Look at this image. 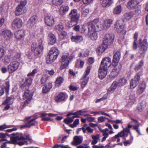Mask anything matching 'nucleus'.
Segmentation results:
<instances>
[{"mask_svg":"<svg viewBox=\"0 0 148 148\" xmlns=\"http://www.w3.org/2000/svg\"><path fill=\"white\" fill-rule=\"evenodd\" d=\"M111 64V60L108 57L104 58L102 60L100 67L99 70V76L101 79H103L106 76L108 69Z\"/></svg>","mask_w":148,"mask_h":148,"instance_id":"1","label":"nucleus"},{"mask_svg":"<svg viewBox=\"0 0 148 148\" xmlns=\"http://www.w3.org/2000/svg\"><path fill=\"white\" fill-rule=\"evenodd\" d=\"M139 2L138 0H129L126 7L130 10L135 9V13L136 14L138 15L141 12V7L138 5Z\"/></svg>","mask_w":148,"mask_h":148,"instance_id":"2","label":"nucleus"},{"mask_svg":"<svg viewBox=\"0 0 148 148\" xmlns=\"http://www.w3.org/2000/svg\"><path fill=\"white\" fill-rule=\"evenodd\" d=\"M73 58V56L70 55L68 53H65L63 54L60 59V69L62 70L67 67L69 63L72 60Z\"/></svg>","mask_w":148,"mask_h":148,"instance_id":"3","label":"nucleus"},{"mask_svg":"<svg viewBox=\"0 0 148 148\" xmlns=\"http://www.w3.org/2000/svg\"><path fill=\"white\" fill-rule=\"evenodd\" d=\"M59 54V51L56 48H52L49 51L46 58L47 62L48 64L53 62L57 58Z\"/></svg>","mask_w":148,"mask_h":148,"instance_id":"4","label":"nucleus"},{"mask_svg":"<svg viewBox=\"0 0 148 148\" xmlns=\"http://www.w3.org/2000/svg\"><path fill=\"white\" fill-rule=\"evenodd\" d=\"M91 67L90 66H88L86 69L85 72L81 77V87L82 88H84L87 85L89 80V77L88 76L89 74Z\"/></svg>","mask_w":148,"mask_h":148,"instance_id":"5","label":"nucleus"},{"mask_svg":"<svg viewBox=\"0 0 148 148\" xmlns=\"http://www.w3.org/2000/svg\"><path fill=\"white\" fill-rule=\"evenodd\" d=\"M124 22L122 20L117 21L115 25V28L117 32L123 36L126 33V32L124 29Z\"/></svg>","mask_w":148,"mask_h":148,"instance_id":"6","label":"nucleus"},{"mask_svg":"<svg viewBox=\"0 0 148 148\" xmlns=\"http://www.w3.org/2000/svg\"><path fill=\"white\" fill-rule=\"evenodd\" d=\"M32 140L29 135L24 136L22 133H19V145L30 144L32 143Z\"/></svg>","mask_w":148,"mask_h":148,"instance_id":"7","label":"nucleus"},{"mask_svg":"<svg viewBox=\"0 0 148 148\" xmlns=\"http://www.w3.org/2000/svg\"><path fill=\"white\" fill-rule=\"evenodd\" d=\"M23 95V99L25 100L23 105V107L25 106L28 105L29 103L30 100L32 99L33 95L32 92L28 89H26ZM23 103H21V105H23Z\"/></svg>","mask_w":148,"mask_h":148,"instance_id":"8","label":"nucleus"},{"mask_svg":"<svg viewBox=\"0 0 148 148\" xmlns=\"http://www.w3.org/2000/svg\"><path fill=\"white\" fill-rule=\"evenodd\" d=\"M88 28V36L92 40H96L98 38V34L96 29L89 26Z\"/></svg>","mask_w":148,"mask_h":148,"instance_id":"9","label":"nucleus"},{"mask_svg":"<svg viewBox=\"0 0 148 148\" xmlns=\"http://www.w3.org/2000/svg\"><path fill=\"white\" fill-rule=\"evenodd\" d=\"M114 38V36L113 34L106 35L103 40V43L104 45L108 46L112 44L113 42Z\"/></svg>","mask_w":148,"mask_h":148,"instance_id":"10","label":"nucleus"},{"mask_svg":"<svg viewBox=\"0 0 148 148\" xmlns=\"http://www.w3.org/2000/svg\"><path fill=\"white\" fill-rule=\"evenodd\" d=\"M147 40L145 39L143 42L139 44V52L141 54L144 53L147 50L148 47Z\"/></svg>","mask_w":148,"mask_h":148,"instance_id":"11","label":"nucleus"},{"mask_svg":"<svg viewBox=\"0 0 148 148\" xmlns=\"http://www.w3.org/2000/svg\"><path fill=\"white\" fill-rule=\"evenodd\" d=\"M76 9H73L71 10L69 16L72 21L76 22L79 18V14L77 13Z\"/></svg>","mask_w":148,"mask_h":148,"instance_id":"12","label":"nucleus"},{"mask_svg":"<svg viewBox=\"0 0 148 148\" xmlns=\"http://www.w3.org/2000/svg\"><path fill=\"white\" fill-rule=\"evenodd\" d=\"M140 74L137 73L134 78L130 82V88L131 89L134 88L137 86L140 79Z\"/></svg>","mask_w":148,"mask_h":148,"instance_id":"13","label":"nucleus"},{"mask_svg":"<svg viewBox=\"0 0 148 148\" xmlns=\"http://www.w3.org/2000/svg\"><path fill=\"white\" fill-rule=\"evenodd\" d=\"M45 24L49 26H52L54 23V19L51 15H48L46 16L44 18Z\"/></svg>","mask_w":148,"mask_h":148,"instance_id":"14","label":"nucleus"},{"mask_svg":"<svg viewBox=\"0 0 148 148\" xmlns=\"http://www.w3.org/2000/svg\"><path fill=\"white\" fill-rule=\"evenodd\" d=\"M18 66V62L14 61L11 63L8 66V69L9 73H12L17 70Z\"/></svg>","mask_w":148,"mask_h":148,"instance_id":"15","label":"nucleus"},{"mask_svg":"<svg viewBox=\"0 0 148 148\" xmlns=\"http://www.w3.org/2000/svg\"><path fill=\"white\" fill-rule=\"evenodd\" d=\"M121 57V54L119 51L114 52L112 65L113 66H117Z\"/></svg>","mask_w":148,"mask_h":148,"instance_id":"16","label":"nucleus"},{"mask_svg":"<svg viewBox=\"0 0 148 148\" xmlns=\"http://www.w3.org/2000/svg\"><path fill=\"white\" fill-rule=\"evenodd\" d=\"M19 4V15L23 14L26 12L25 6L27 3L26 0H20Z\"/></svg>","mask_w":148,"mask_h":148,"instance_id":"17","label":"nucleus"},{"mask_svg":"<svg viewBox=\"0 0 148 148\" xmlns=\"http://www.w3.org/2000/svg\"><path fill=\"white\" fill-rule=\"evenodd\" d=\"M112 20L111 19H106L103 21V23L101 25L100 28L102 29H105L109 27L112 23Z\"/></svg>","mask_w":148,"mask_h":148,"instance_id":"18","label":"nucleus"},{"mask_svg":"<svg viewBox=\"0 0 148 148\" xmlns=\"http://www.w3.org/2000/svg\"><path fill=\"white\" fill-rule=\"evenodd\" d=\"M114 68L113 69L110 75V77L111 79H114L116 77L119 73L121 68L117 66H114Z\"/></svg>","mask_w":148,"mask_h":148,"instance_id":"19","label":"nucleus"},{"mask_svg":"<svg viewBox=\"0 0 148 148\" xmlns=\"http://www.w3.org/2000/svg\"><path fill=\"white\" fill-rule=\"evenodd\" d=\"M37 19V16L36 15L32 16L27 22V26L30 28L33 26L36 22Z\"/></svg>","mask_w":148,"mask_h":148,"instance_id":"20","label":"nucleus"},{"mask_svg":"<svg viewBox=\"0 0 148 148\" xmlns=\"http://www.w3.org/2000/svg\"><path fill=\"white\" fill-rule=\"evenodd\" d=\"M32 79L30 78H27L25 79V80L23 83L21 84L20 87L23 89L27 88V87L29 86L32 84Z\"/></svg>","mask_w":148,"mask_h":148,"instance_id":"21","label":"nucleus"},{"mask_svg":"<svg viewBox=\"0 0 148 148\" xmlns=\"http://www.w3.org/2000/svg\"><path fill=\"white\" fill-rule=\"evenodd\" d=\"M44 40L43 37H42L40 38L38 40V45H39V48H40V50H38V48H36L35 49V52L38 53V54H40L41 52L42 51L43 49V41Z\"/></svg>","mask_w":148,"mask_h":148,"instance_id":"22","label":"nucleus"},{"mask_svg":"<svg viewBox=\"0 0 148 148\" xmlns=\"http://www.w3.org/2000/svg\"><path fill=\"white\" fill-rule=\"evenodd\" d=\"M25 121H27V123L29 125V128L31 126L37 125L38 123L35 120V119H31V117L29 116L25 119Z\"/></svg>","mask_w":148,"mask_h":148,"instance_id":"23","label":"nucleus"},{"mask_svg":"<svg viewBox=\"0 0 148 148\" xmlns=\"http://www.w3.org/2000/svg\"><path fill=\"white\" fill-rule=\"evenodd\" d=\"M48 43L51 45H53L56 42V38L55 35L53 34L50 33L48 35Z\"/></svg>","mask_w":148,"mask_h":148,"instance_id":"24","label":"nucleus"},{"mask_svg":"<svg viewBox=\"0 0 148 148\" xmlns=\"http://www.w3.org/2000/svg\"><path fill=\"white\" fill-rule=\"evenodd\" d=\"M69 9V6L67 5H62L60 9V13L61 15L63 16L65 14Z\"/></svg>","mask_w":148,"mask_h":148,"instance_id":"25","label":"nucleus"},{"mask_svg":"<svg viewBox=\"0 0 148 148\" xmlns=\"http://www.w3.org/2000/svg\"><path fill=\"white\" fill-rule=\"evenodd\" d=\"M2 34L4 38L6 40H9L12 36V34L9 30H5L2 32Z\"/></svg>","mask_w":148,"mask_h":148,"instance_id":"26","label":"nucleus"},{"mask_svg":"<svg viewBox=\"0 0 148 148\" xmlns=\"http://www.w3.org/2000/svg\"><path fill=\"white\" fill-rule=\"evenodd\" d=\"M13 136H11L10 139L12 142V144L14 145L18 144V134L17 133L16 134L13 133L11 134Z\"/></svg>","mask_w":148,"mask_h":148,"instance_id":"27","label":"nucleus"},{"mask_svg":"<svg viewBox=\"0 0 148 148\" xmlns=\"http://www.w3.org/2000/svg\"><path fill=\"white\" fill-rule=\"evenodd\" d=\"M66 98L65 95L63 92L60 93L55 98L57 102H59L64 101Z\"/></svg>","mask_w":148,"mask_h":148,"instance_id":"28","label":"nucleus"},{"mask_svg":"<svg viewBox=\"0 0 148 148\" xmlns=\"http://www.w3.org/2000/svg\"><path fill=\"white\" fill-rule=\"evenodd\" d=\"M83 138L80 136H75L73 138V144L77 145L81 144Z\"/></svg>","mask_w":148,"mask_h":148,"instance_id":"29","label":"nucleus"},{"mask_svg":"<svg viewBox=\"0 0 148 148\" xmlns=\"http://www.w3.org/2000/svg\"><path fill=\"white\" fill-rule=\"evenodd\" d=\"M6 86H2L1 89L0 90V96L2 95L4 93V90H5L7 92H8L10 87L9 83V81H6Z\"/></svg>","mask_w":148,"mask_h":148,"instance_id":"30","label":"nucleus"},{"mask_svg":"<svg viewBox=\"0 0 148 148\" xmlns=\"http://www.w3.org/2000/svg\"><path fill=\"white\" fill-rule=\"evenodd\" d=\"M145 88V83L143 82L140 84L137 88V93L138 94H140L143 93L144 91Z\"/></svg>","mask_w":148,"mask_h":148,"instance_id":"31","label":"nucleus"},{"mask_svg":"<svg viewBox=\"0 0 148 148\" xmlns=\"http://www.w3.org/2000/svg\"><path fill=\"white\" fill-rule=\"evenodd\" d=\"M71 39L72 42L78 43L82 41L83 40V38L81 36L76 35L72 36L71 37Z\"/></svg>","mask_w":148,"mask_h":148,"instance_id":"32","label":"nucleus"},{"mask_svg":"<svg viewBox=\"0 0 148 148\" xmlns=\"http://www.w3.org/2000/svg\"><path fill=\"white\" fill-rule=\"evenodd\" d=\"M107 46L104 45L103 43V44L101 45L97 49V53L99 54L102 53L105 51L107 48Z\"/></svg>","mask_w":148,"mask_h":148,"instance_id":"33","label":"nucleus"},{"mask_svg":"<svg viewBox=\"0 0 148 148\" xmlns=\"http://www.w3.org/2000/svg\"><path fill=\"white\" fill-rule=\"evenodd\" d=\"M52 87V84L51 83H49L47 84L44 85L42 88V92L45 93L47 92L50 90Z\"/></svg>","mask_w":148,"mask_h":148,"instance_id":"34","label":"nucleus"},{"mask_svg":"<svg viewBox=\"0 0 148 148\" xmlns=\"http://www.w3.org/2000/svg\"><path fill=\"white\" fill-rule=\"evenodd\" d=\"M91 137L93 139L91 142V144L92 145L96 144L98 141L100 140V135L99 134L95 135H92Z\"/></svg>","mask_w":148,"mask_h":148,"instance_id":"35","label":"nucleus"},{"mask_svg":"<svg viewBox=\"0 0 148 148\" xmlns=\"http://www.w3.org/2000/svg\"><path fill=\"white\" fill-rule=\"evenodd\" d=\"M113 2V0H103L101 5L103 7L106 8L110 6Z\"/></svg>","mask_w":148,"mask_h":148,"instance_id":"36","label":"nucleus"},{"mask_svg":"<svg viewBox=\"0 0 148 148\" xmlns=\"http://www.w3.org/2000/svg\"><path fill=\"white\" fill-rule=\"evenodd\" d=\"M122 10V7L120 5L116 6L113 10V12L115 14H119Z\"/></svg>","mask_w":148,"mask_h":148,"instance_id":"37","label":"nucleus"},{"mask_svg":"<svg viewBox=\"0 0 148 148\" xmlns=\"http://www.w3.org/2000/svg\"><path fill=\"white\" fill-rule=\"evenodd\" d=\"M63 81L64 79L62 77H58L57 78L55 81V86L56 87H59L63 82Z\"/></svg>","mask_w":148,"mask_h":148,"instance_id":"38","label":"nucleus"},{"mask_svg":"<svg viewBox=\"0 0 148 148\" xmlns=\"http://www.w3.org/2000/svg\"><path fill=\"white\" fill-rule=\"evenodd\" d=\"M14 101V99L12 97H6L5 101L3 103V104H9L11 105L13 103Z\"/></svg>","mask_w":148,"mask_h":148,"instance_id":"39","label":"nucleus"},{"mask_svg":"<svg viewBox=\"0 0 148 148\" xmlns=\"http://www.w3.org/2000/svg\"><path fill=\"white\" fill-rule=\"evenodd\" d=\"M18 19L16 18L15 19L12 23V28L13 29H18Z\"/></svg>","mask_w":148,"mask_h":148,"instance_id":"40","label":"nucleus"},{"mask_svg":"<svg viewBox=\"0 0 148 148\" xmlns=\"http://www.w3.org/2000/svg\"><path fill=\"white\" fill-rule=\"evenodd\" d=\"M99 22V19H96L92 21L88 22V27H89V26H91L92 27H94L95 29H96L95 25L98 23Z\"/></svg>","mask_w":148,"mask_h":148,"instance_id":"41","label":"nucleus"},{"mask_svg":"<svg viewBox=\"0 0 148 148\" xmlns=\"http://www.w3.org/2000/svg\"><path fill=\"white\" fill-rule=\"evenodd\" d=\"M131 120L133 121V122L135 124V125L134 126V129L136 130L139 134L141 135V134L138 129L139 127V125L137 121L133 119H131Z\"/></svg>","mask_w":148,"mask_h":148,"instance_id":"42","label":"nucleus"},{"mask_svg":"<svg viewBox=\"0 0 148 148\" xmlns=\"http://www.w3.org/2000/svg\"><path fill=\"white\" fill-rule=\"evenodd\" d=\"M87 111L83 110H79L75 112V115L73 116V118H75L79 117L80 115H82L86 112Z\"/></svg>","mask_w":148,"mask_h":148,"instance_id":"43","label":"nucleus"},{"mask_svg":"<svg viewBox=\"0 0 148 148\" xmlns=\"http://www.w3.org/2000/svg\"><path fill=\"white\" fill-rule=\"evenodd\" d=\"M127 82L126 79L124 78H121L119 80L118 82V86H121L125 84Z\"/></svg>","mask_w":148,"mask_h":148,"instance_id":"44","label":"nucleus"},{"mask_svg":"<svg viewBox=\"0 0 148 148\" xmlns=\"http://www.w3.org/2000/svg\"><path fill=\"white\" fill-rule=\"evenodd\" d=\"M132 127L131 125L130 124L128 125L127 127L124 128L122 130L123 132L125 133V134L127 136L128 133H130V129Z\"/></svg>","mask_w":148,"mask_h":148,"instance_id":"45","label":"nucleus"},{"mask_svg":"<svg viewBox=\"0 0 148 148\" xmlns=\"http://www.w3.org/2000/svg\"><path fill=\"white\" fill-rule=\"evenodd\" d=\"M146 103L145 101H143L140 103L138 107V110L139 111L141 112L146 106Z\"/></svg>","mask_w":148,"mask_h":148,"instance_id":"46","label":"nucleus"},{"mask_svg":"<svg viewBox=\"0 0 148 148\" xmlns=\"http://www.w3.org/2000/svg\"><path fill=\"white\" fill-rule=\"evenodd\" d=\"M89 13V10L88 8L83 9L82 12L81 17H86Z\"/></svg>","mask_w":148,"mask_h":148,"instance_id":"47","label":"nucleus"},{"mask_svg":"<svg viewBox=\"0 0 148 148\" xmlns=\"http://www.w3.org/2000/svg\"><path fill=\"white\" fill-rule=\"evenodd\" d=\"M63 28V26L62 25L58 24L55 26L56 30L58 32H61Z\"/></svg>","mask_w":148,"mask_h":148,"instance_id":"48","label":"nucleus"},{"mask_svg":"<svg viewBox=\"0 0 148 148\" xmlns=\"http://www.w3.org/2000/svg\"><path fill=\"white\" fill-rule=\"evenodd\" d=\"M73 116L72 117H68L64 119V122L66 124H69V123L72 122L73 121Z\"/></svg>","mask_w":148,"mask_h":148,"instance_id":"49","label":"nucleus"},{"mask_svg":"<svg viewBox=\"0 0 148 148\" xmlns=\"http://www.w3.org/2000/svg\"><path fill=\"white\" fill-rule=\"evenodd\" d=\"M66 35V32H62L59 35V38L60 40H62L65 39Z\"/></svg>","mask_w":148,"mask_h":148,"instance_id":"50","label":"nucleus"},{"mask_svg":"<svg viewBox=\"0 0 148 148\" xmlns=\"http://www.w3.org/2000/svg\"><path fill=\"white\" fill-rule=\"evenodd\" d=\"M132 17V15L130 13H127L124 15V18L127 20H130Z\"/></svg>","mask_w":148,"mask_h":148,"instance_id":"51","label":"nucleus"},{"mask_svg":"<svg viewBox=\"0 0 148 148\" xmlns=\"http://www.w3.org/2000/svg\"><path fill=\"white\" fill-rule=\"evenodd\" d=\"M5 53L4 49L2 47H0V60L4 56Z\"/></svg>","mask_w":148,"mask_h":148,"instance_id":"52","label":"nucleus"},{"mask_svg":"<svg viewBox=\"0 0 148 148\" xmlns=\"http://www.w3.org/2000/svg\"><path fill=\"white\" fill-rule=\"evenodd\" d=\"M79 121L78 119H76L74 121L73 124L70 125V126L72 128H74L79 123Z\"/></svg>","mask_w":148,"mask_h":148,"instance_id":"53","label":"nucleus"},{"mask_svg":"<svg viewBox=\"0 0 148 148\" xmlns=\"http://www.w3.org/2000/svg\"><path fill=\"white\" fill-rule=\"evenodd\" d=\"M48 78V75L46 74H44L42 76L41 79V82L42 84L45 83Z\"/></svg>","mask_w":148,"mask_h":148,"instance_id":"54","label":"nucleus"},{"mask_svg":"<svg viewBox=\"0 0 148 148\" xmlns=\"http://www.w3.org/2000/svg\"><path fill=\"white\" fill-rule=\"evenodd\" d=\"M100 131L103 133V135L104 136L102 139V141H103L105 140L106 138L108 137V132H105V131Z\"/></svg>","mask_w":148,"mask_h":148,"instance_id":"55","label":"nucleus"},{"mask_svg":"<svg viewBox=\"0 0 148 148\" xmlns=\"http://www.w3.org/2000/svg\"><path fill=\"white\" fill-rule=\"evenodd\" d=\"M125 134L123 131L120 133H118L117 135L115 136L114 137L115 138H118L119 137H123Z\"/></svg>","mask_w":148,"mask_h":148,"instance_id":"56","label":"nucleus"},{"mask_svg":"<svg viewBox=\"0 0 148 148\" xmlns=\"http://www.w3.org/2000/svg\"><path fill=\"white\" fill-rule=\"evenodd\" d=\"M143 62L142 61H141L137 65L135 68V70L136 71H137L138 70L140 69V68L143 66Z\"/></svg>","mask_w":148,"mask_h":148,"instance_id":"57","label":"nucleus"},{"mask_svg":"<svg viewBox=\"0 0 148 148\" xmlns=\"http://www.w3.org/2000/svg\"><path fill=\"white\" fill-rule=\"evenodd\" d=\"M52 2L55 5H60L62 3V0H53Z\"/></svg>","mask_w":148,"mask_h":148,"instance_id":"58","label":"nucleus"},{"mask_svg":"<svg viewBox=\"0 0 148 148\" xmlns=\"http://www.w3.org/2000/svg\"><path fill=\"white\" fill-rule=\"evenodd\" d=\"M25 36V31L23 30L22 29L19 30V38H22Z\"/></svg>","mask_w":148,"mask_h":148,"instance_id":"59","label":"nucleus"},{"mask_svg":"<svg viewBox=\"0 0 148 148\" xmlns=\"http://www.w3.org/2000/svg\"><path fill=\"white\" fill-rule=\"evenodd\" d=\"M37 69H34L32 72L28 73L27 74V76H33L35 74L37 73Z\"/></svg>","mask_w":148,"mask_h":148,"instance_id":"60","label":"nucleus"},{"mask_svg":"<svg viewBox=\"0 0 148 148\" xmlns=\"http://www.w3.org/2000/svg\"><path fill=\"white\" fill-rule=\"evenodd\" d=\"M129 100V102H134L135 100V97L134 95H130V96Z\"/></svg>","mask_w":148,"mask_h":148,"instance_id":"61","label":"nucleus"},{"mask_svg":"<svg viewBox=\"0 0 148 148\" xmlns=\"http://www.w3.org/2000/svg\"><path fill=\"white\" fill-rule=\"evenodd\" d=\"M118 85V83L116 81H114L112 83L111 86L115 90Z\"/></svg>","mask_w":148,"mask_h":148,"instance_id":"62","label":"nucleus"},{"mask_svg":"<svg viewBox=\"0 0 148 148\" xmlns=\"http://www.w3.org/2000/svg\"><path fill=\"white\" fill-rule=\"evenodd\" d=\"M46 72L50 75H53L54 74L55 72L52 69L51 70H46Z\"/></svg>","mask_w":148,"mask_h":148,"instance_id":"63","label":"nucleus"},{"mask_svg":"<svg viewBox=\"0 0 148 148\" xmlns=\"http://www.w3.org/2000/svg\"><path fill=\"white\" fill-rule=\"evenodd\" d=\"M115 90V89L111 86L108 88V93L109 94L112 93L114 92Z\"/></svg>","mask_w":148,"mask_h":148,"instance_id":"64","label":"nucleus"}]
</instances>
